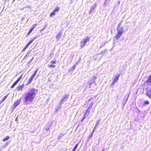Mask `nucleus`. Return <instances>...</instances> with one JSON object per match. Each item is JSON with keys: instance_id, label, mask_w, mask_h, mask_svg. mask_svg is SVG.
<instances>
[{"instance_id": "17", "label": "nucleus", "mask_w": 151, "mask_h": 151, "mask_svg": "<svg viewBox=\"0 0 151 151\" xmlns=\"http://www.w3.org/2000/svg\"><path fill=\"white\" fill-rule=\"evenodd\" d=\"M10 138V137H9V136H6V138H4V139H3V140L4 141H6L8 140Z\"/></svg>"}, {"instance_id": "44", "label": "nucleus", "mask_w": 151, "mask_h": 151, "mask_svg": "<svg viewBox=\"0 0 151 151\" xmlns=\"http://www.w3.org/2000/svg\"><path fill=\"white\" fill-rule=\"evenodd\" d=\"M2 102H3L2 101H0V104H1Z\"/></svg>"}, {"instance_id": "42", "label": "nucleus", "mask_w": 151, "mask_h": 151, "mask_svg": "<svg viewBox=\"0 0 151 151\" xmlns=\"http://www.w3.org/2000/svg\"><path fill=\"white\" fill-rule=\"evenodd\" d=\"M93 6V7H95V8L97 6H96V4H95L94 5V6Z\"/></svg>"}, {"instance_id": "23", "label": "nucleus", "mask_w": 151, "mask_h": 151, "mask_svg": "<svg viewBox=\"0 0 151 151\" xmlns=\"http://www.w3.org/2000/svg\"><path fill=\"white\" fill-rule=\"evenodd\" d=\"M149 104V102L148 101H146L144 102V104L148 105Z\"/></svg>"}, {"instance_id": "4", "label": "nucleus", "mask_w": 151, "mask_h": 151, "mask_svg": "<svg viewBox=\"0 0 151 151\" xmlns=\"http://www.w3.org/2000/svg\"><path fill=\"white\" fill-rule=\"evenodd\" d=\"M89 41V38L88 37H86L85 38L82 39L81 42V48L83 47Z\"/></svg>"}, {"instance_id": "47", "label": "nucleus", "mask_w": 151, "mask_h": 151, "mask_svg": "<svg viewBox=\"0 0 151 151\" xmlns=\"http://www.w3.org/2000/svg\"><path fill=\"white\" fill-rule=\"evenodd\" d=\"M17 119H17V118H16V120H16V121H17Z\"/></svg>"}, {"instance_id": "2", "label": "nucleus", "mask_w": 151, "mask_h": 151, "mask_svg": "<svg viewBox=\"0 0 151 151\" xmlns=\"http://www.w3.org/2000/svg\"><path fill=\"white\" fill-rule=\"evenodd\" d=\"M117 33L115 37L116 39H119L122 35L123 32V27H117Z\"/></svg>"}, {"instance_id": "46", "label": "nucleus", "mask_w": 151, "mask_h": 151, "mask_svg": "<svg viewBox=\"0 0 151 151\" xmlns=\"http://www.w3.org/2000/svg\"><path fill=\"white\" fill-rule=\"evenodd\" d=\"M30 29H32V30H33L34 29V28H33L32 27H31Z\"/></svg>"}, {"instance_id": "41", "label": "nucleus", "mask_w": 151, "mask_h": 151, "mask_svg": "<svg viewBox=\"0 0 151 151\" xmlns=\"http://www.w3.org/2000/svg\"><path fill=\"white\" fill-rule=\"evenodd\" d=\"M30 33H29V32H28L27 33V36H28V35H29L30 34Z\"/></svg>"}, {"instance_id": "49", "label": "nucleus", "mask_w": 151, "mask_h": 151, "mask_svg": "<svg viewBox=\"0 0 151 151\" xmlns=\"http://www.w3.org/2000/svg\"><path fill=\"white\" fill-rule=\"evenodd\" d=\"M104 150L103 149L102 151H104Z\"/></svg>"}, {"instance_id": "29", "label": "nucleus", "mask_w": 151, "mask_h": 151, "mask_svg": "<svg viewBox=\"0 0 151 151\" xmlns=\"http://www.w3.org/2000/svg\"><path fill=\"white\" fill-rule=\"evenodd\" d=\"M37 25V24H34V25H33L31 27H32L33 28H34L36 26V25Z\"/></svg>"}, {"instance_id": "8", "label": "nucleus", "mask_w": 151, "mask_h": 151, "mask_svg": "<svg viewBox=\"0 0 151 151\" xmlns=\"http://www.w3.org/2000/svg\"><path fill=\"white\" fill-rule=\"evenodd\" d=\"M68 97V95H65L63 97L62 99L60 101V104H62L64 103V102L66 101Z\"/></svg>"}, {"instance_id": "33", "label": "nucleus", "mask_w": 151, "mask_h": 151, "mask_svg": "<svg viewBox=\"0 0 151 151\" xmlns=\"http://www.w3.org/2000/svg\"><path fill=\"white\" fill-rule=\"evenodd\" d=\"M33 30H32V29H30L29 32V33H31V32H32V31Z\"/></svg>"}, {"instance_id": "15", "label": "nucleus", "mask_w": 151, "mask_h": 151, "mask_svg": "<svg viewBox=\"0 0 151 151\" xmlns=\"http://www.w3.org/2000/svg\"><path fill=\"white\" fill-rule=\"evenodd\" d=\"M100 119H99L96 122V124L95 126L94 127H95V128H96V127H97V126L99 124H100Z\"/></svg>"}, {"instance_id": "6", "label": "nucleus", "mask_w": 151, "mask_h": 151, "mask_svg": "<svg viewBox=\"0 0 151 151\" xmlns=\"http://www.w3.org/2000/svg\"><path fill=\"white\" fill-rule=\"evenodd\" d=\"M89 107H88V109L86 110L85 113L84 114V117L81 120L82 122H83L84 119L85 118H86L89 114L90 112V110H89Z\"/></svg>"}, {"instance_id": "36", "label": "nucleus", "mask_w": 151, "mask_h": 151, "mask_svg": "<svg viewBox=\"0 0 151 151\" xmlns=\"http://www.w3.org/2000/svg\"><path fill=\"white\" fill-rule=\"evenodd\" d=\"M29 45L28 44H27L26 45V46H25V47L26 48H27V47L29 46Z\"/></svg>"}, {"instance_id": "40", "label": "nucleus", "mask_w": 151, "mask_h": 151, "mask_svg": "<svg viewBox=\"0 0 151 151\" xmlns=\"http://www.w3.org/2000/svg\"><path fill=\"white\" fill-rule=\"evenodd\" d=\"M27 48L25 47L24 49L22 50V51H24Z\"/></svg>"}, {"instance_id": "7", "label": "nucleus", "mask_w": 151, "mask_h": 151, "mask_svg": "<svg viewBox=\"0 0 151 151\" xmlns=\"http://www.w3.org/2000/svg\"><path fill=\"white\" fill-rule=\"evenodd\" d=\"M22 77V75H21L19 77L17 80L15 81L12 84L11 87V88H13L17 84V83L20 81Z\"/></svg>"}, {"instance_id": "10", "label": "nucleus", "mask_w": 151, "mask_h": 151, "mask_svg": "<svg viewBox=\"0 0 151 151\" xmlns=\"http://www.w3.org/2000/svg\"><path fill=\"white\" fill-rule=\"evenodd\" d=\"M21 101V99H19L17 100L16 101L14 104L13 105V106H14L13 108H15L18 105L20 104V103Z\"/></svg>"}, {"instance_id": "28", "label": "nucleus", "mask_w": 151, "mask_h": 151, "mask_svg": "<svg viewBox=\"0 0 151 151\" xmlns=\"http://www.w3.org/2000/svg\"><path fill=\"white\" fill-rule=\"evenodd\" d=\"M37 25V24H34V25H33L31 27H32L33 28H34L36 26V25Z\"/></svg>"}, {"instance_id": "12", "label": "nucleus", "mask_w": 151, "mask_h": 151, "mask_svg": "<svg viewBox=\"0 0 151 151\" xmlns=\"http://www.w3.org/2000/svg\"><path fill=\"white\" fill-rule=\"evenodd\" d=\"M120 76V75L118 74L117 76L115 77L114 81L116 83L118 81L119 78Z\"/></svg>"}, {"instance_id": "45", "label": "nucleus", "mask_w": 151, "mask_h": 151, "mask_svg": "<svg viewBox=\"0 0 151 151\" xmlns=\"http://www.w3.org/2000/svg\"><path fill=\"white\" fill-rule=\"evenodd\" d=\"M129 95H128V96H127V100H126V102L127 101V99H128V97H129Z\"/></svg>"}, {"instance_id": "48", "label": "nucleus", "mask_w": 151, "mask_h": 151, "mask_svg": "<svg viewBox=\"0 0 151 151\" xmlns=\"http://www.w3.org/2000/svg\"><path fill=\"white\" fill-rule=\"evenodd\" d=\"M52 126L51 123L50 124V126L51 127Z\"/></svg>"}, {"instance_id": "43", "label": "nucleus", "mask_w": 151, "mask_h": 151, "mask_svg": "<svg viewBox=\"0 0 151 151\" xmlns=\"http://www.w3.org/2000/svg\"><path fill=\"white\" fill-rule=\"evenodd\" d=\"M33 58H32L30 60V62H31L33 60Z\"/></svg>"}, {"instance_id": "14", "label": "nucleus", "mask_w": 151, "mask_h": 151, "mask_svg": "<svg viewBox=\"0 0 151 151\" xmlns=\"http://www.w3.org/2000/svg\"><path fill=\"white\" fill-rule=\"evenodd\" d=\"M61 32H59L58 35L56 36V38L58 40L60 38L61 36Z\"/></svg>"}, {"instance_id": "30", "label": "nucleus", "mask_w": 151, "mask_h": 151, "mask_svg": "<svg viewBox=\"0 0 151 151\" xmlns=\"http://www.w3.org/2000/svg\"><path fill=\"white\" fill-rule=\"evenodd\" d=\"M115 83H116V82L113 81V82H112L111 83V86L112 85H113V84H114Z\"/></svg>"}, {"instance_id": "38", "label": "nucleus", "mask_w": 151, "mask_h": 151, "mask_svg": "<svg viewBox=\"0 0 151 151\" xmlns=\"http://www.w3.org/2000/svg\"><path fill=\"white\" fill-rule=\"evenodd\" d=\"M9 0H4V1L6 3V1H9Z\"/></svg>"}, {"instance_id": "18", "label": "nucleus", "mask_w": 151, "mask_h": 151, "mask_svg": "<svg viewBox=\"0 0 151 151\" xmlns=\"http://www.w3.org/2000/svg\"><path fill=\"white\" fill-rule=\"evenodd\" d=\"M9 94V93L6 96H5L4 97L2 100H1L3 102L8 97Z\"/></svg>"}, {"instance_id": "20", "label": "nucleus", "mask_w": 151, "mask_h": 151, "mask_svg": "<svg viewBox=\"0 0 151 151\" xmlns=\"http://www.w3.org/2000/svg\"><path fill=\"white\" fill-rule=\"evenodd\" d=\"M49 67L50 68H54L55 67V66L53 64L50 65H49Z\"/></svg>"}, {"instance_id": "34", "label": "nucleus", "mask_w": 151, "mask_h": 151, "mask_svg": "<svg viewBox=\"0 0 151 151\" xmlns=\"http://www.w3.org/2000/svg\"><path fill=\"white\" fill-rule=\"evenodd\" d=\"M33 30H32V29H30L29 32V33H31V32H32V31Z\"/></svg>"}, {"instance_id": "32", "label": "nucleus", "mask_w": 151, "mask_h": 151, "mask_svg": "<svg viewBox=\"0 0 151 151\" xmlns=\"http://www.w3.org/2000/svg\"><path fill=\"white\" fill-rule=\"evenodd\" d=\"M95 129H96V128H95V127H94L92 132V133H91L92 134H93L95 130Z\"/></svg>"}, {"instance_id": "31", "label": "nucleus", "mask_w": 151, "mask_h": 151, "mask_svg": "<svg viewBox=\"0 0 151 151\" xmlns=\"http://www.w3.org/2000/svg\"><path fill=\"white\" fill-rule=\"evenodd\" d=\"M75 68H76V65H73L72 68V69L73 70H74L75 69Z\"/></svg>"}, {"instance_id": "13", "label": "nucleus", "mask_w": 151, "mask_h": 151, "mask_svg": "<svg viewBox=\"0 0 151 151\" xmlns=\"http://www.w3.org/2000/svg\"><path fill=\"white\" fill-rule=\"evenodd\" d=\"M30 53V51H27V53L26 54L25 56H24V57L23 58V60L25 59L27 57H28L29 56Z\"/></svg>"}, {"instance_id": "39", "label": "nucleus", "mask_w": 151, "mask_h": 151, "mask_svg": "<svg viewBox=\"0 0 151 151\" xmlns=\"http://www.w3.org/2000/svg\"><path fill=\"white\" fill-rule=\"evenodd\" d=\"M9 144V142H6V143H5V145H7Z\"/></svg>"}, {"instance_id": "9", "label": "nucleus", "mask_w": 151, "mask_h": 151, "mask_svg": "<svg viewBox=\"0 0 151 151\" xmlns=\"http://www.w3.org/2000/svg\"><path fill=\"white\" fill-rule=\"evenodd\" d=\"M59 7H57L56 9L52 12L50 15V17H52L53 16H54L55 15V12H56L58 11L59 10Z\"/></svg>"}, {"instance_id": "21", "label": "nucleus", "mask_w": 151, "mask_h": 151, "mask_svg": "<svg viewBox=\"0 0 151 151\" xmlns=\"http://www.w3.org/2000/svg\"><path fill=\"white\" fill-rule=\"evenodd\" d=\"M92 84V83L91 84L90 82H88V85H87V87L88 88H91V86Z\"/></svg>"}, {"instance_id": "37", "label": "nucleus", "mask_w": 151, "mask_h": 151, "mask_svg": "<svg viewBox=\"0 0 151 151\" xmlns=\"http://www.w3.org/2000/svg\"><path fill=\"white\" fill-rule=\"evenodd\" d=\"M92 134H90L89 136V137H91L92 136Z\"/></svg>"}, {"instance_id": "24", "label": "nucleus", "mask_w": 151, "mask_h": 151, "mask_svg": "<svg viewBox=\"0 0 151 151\" xmlns=\"http://www.w3.org/2000/svg\"><path fill=\"white\" fill-rule=\"evenodd\" d=\"M93 84L94 87V88H93V89L94 90L96 89V85L95 84V82H94Z\"/></svg>"}, {"instance_id": "25", "label": "nucleus", "mask_w": 151, "mask_h": 151, "mask_svg": "<svg viewBox=\"0 0 151 151\" xmlns=\"http://www.w3.org/2000/svg\"><path fill=\"white\" fill-rule=\"evenodd\" d=\"M34 39H33L32 40L29 41V43H28L29 45H30L33 41Z\"/></svg>"}, {"instance_id": "50", "label": "nucleus", "mask_w": 151, "mask_h": 151, "mask_svg": "<svg viewBox=\"0 0 151 151\" xmlns=\"http://www.w3.org/2000/svg\"><path fill=\"white\" fill-rule=\"evenodd\" d=\"M14 1H15V0H13V2Z\"/></svg>"}, {"instance_id": "26", "label": "nucleus", "mask_w": 151, "mask_h": 151, "mask_svg": "<svg viewBox=\"0 0 151 151\" xmlns=\"http://www.w3.org/2000/svg\"><path fill=\"white\" fill-rule=\"evenodd\" d=\"M122 22H121L119 23L118 26H117V27H121V24H122Z\"/></svg>"}, {"instance_id": "35", "label": "nucleus", "mask_w": 151, "mask_h": 151, "mask_svg": "<svg viewBox=\"0 0 151 151\" xmlns=\"http://www.w3.org/2000/svg\"><path fill=\"white\" fill-rule=\"evenodd\" d=\"M33 30H32V29H30L29 32V33H31V32H32V31Z\"/></svg>"}, {"instance_id": "5", "label": "nucleus", "mask_w": 151, "mask_h": 151, "mask_svg": "<svg viewBox=\"0 0 151 151\" xmlns=\"http://www.w3.org/2000/svg\"><path fill=\"white\" fill-rule=\"evenodd\" d=\"M38 70V69H37L34 72V73L32 76L31 78L29 79V81L28 83V84L31 83L32 80H33L35 76L36 75Z\"/></svg>"}, {"instance_id": "16", "label": "nucleus", "mask_w": 151, "mask_h": 151, "mask_svg": "<svg viewBox=\"0 0 151 151\" xmlns=\"http://www.w3.org/2000/svg\"><path fill=\"white\" fill-rule=\"evenodd\" d=\"M78 143H77V144H76V145L73 148L72 151H75L76 150L78 146Z\"/></svg>"}, {"instance_id": "1", "label": "nucleus", "mask_w": 151, "mask_h": 151, "mask_svg": "<svg viewBox=\"0 0 151 151\" xmlns=\"http://www.w3.org/2000/svg\"><path fill=\"white\" fill-rule=\"evenodd\" d=\"M37 91L38 90L35 88H32L30 92H28L25 93L24 97L25 102L27 104H30L33 101Z\"/></svg>"}, {"instance_id": "3", "label": "nucleus", "mask_w": 151, "mask_h": 151, "mask_svg": "<svg viewBox=\"0 0 151 151\" xmlns=\"http://www.w3.org/2000/svg\"><path fill=\"white\" fill-rule=\"evenodd\" d=\"M147 84L150 86V90L148 91L146 93V95L151 99V75L150 76L147 80Z\"/></svg>"}, {"instance_id": "11", "label": "nucleus", "mask_w": 151, "mask_h": 151, "mask_svg": "<svg viewBox=\"0 0 151 151\" xmlns=\"http://www.w3.org/2000/svg\"><path fill=\"white\" fill-rule=\"evenodd\" d=\"M24 85L23 84L22 85L19 86L18 87H17V91H19L20 90H22V89L24 88Z\"/></svg>"}, {"instance_id": "22", "label": "nucleus", "mask_w": 151, "mask_h": 151, "mask_svg": "<svg viewBox=\"0 0 151 151\" xmlns=\"http://www.w3.org/2000/svg\"><path fill=\"white\" fill-rule=\"evenodd\" d=\"M110 0H106V1L104 2L105 4H108L109 2V1Z\"/></svg>"}, {"instance_id": "19", "label": "nucleus", "mask_w": 151, "mask_h": 151, "mask_svg": "<svg viewBox=\"0 0 151 151\" xmlns=\"http://www.w3.org/2000/svg\"><path fill=\"white\" fill-rule=\"evenodd\" d=\"M95 9V7H93V6H91V8L90 11V12H93Z\"/></svg>"}, {"instance_id": "27", "label": "nucleus", "mask_w": 151, "mask_h": 151, "mask_svg": "<svg viewBox=\"0 0 151 151\" xmlns=\"http://www.w3.org/2000/svg\"><path fill=\"white\" fill-rule=\"evenodd\" d=\"M51 63H52V64L55 63H56V60H52L51 61Z\"/></svg>"}]
</instances>
